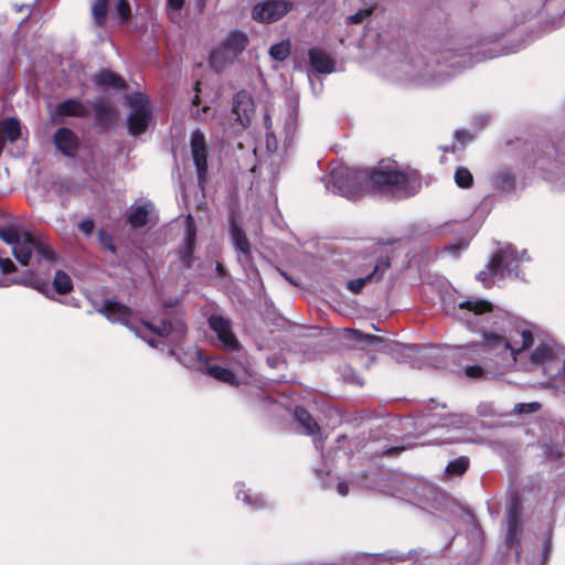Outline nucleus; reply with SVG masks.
Returning a JSON list of instances; mask_svg holds the SVG:
<instances>
[{
	"label": "nucleus",
	"instance_id": "obj_34",
	"mask_svg": "<svg viewBox=\"0 0 565 565\" xmlns=\"http://www.w3.org/2000/svg\"><path fill=\"white\" fill-rule=\"evenodd\" d=\"M109 0H95L92 6V14L96 25L103 26L108 14Z\"/></svg>",
	"mask_w": 565,
	"mask_h": 565
},
{
	"label": "nucleus",
	"instance_id": "obj_37",
	"mask_svg": "<svg viewBox=\"0 0 565 565\" xmlns=\"http://www.w3.org/2000/svg\"><path fill=\"white\" fill-rule=\"evenodd\" d=\"M454 178L459 188H470L473 182L471 172L465 167L457 168Z\"/></svg>",
	"mask_w": 565,
	"mask_h": 565
},
{
	"label": "nucleus",
	"instance_id": "obj_17",
	"mask_svg": "<svg viewBox=\"0 0 565 565\" xmlns=\"http://www.w3.org/2000/svg\"><path fill=\"white\" fill-rule=\"evenodd\" d=\"M253 113L254 103L250 95L245 90L236 93L232 104V114L235 115V121L242 128H245L249 124Z\"/></svg>",
	"mask_w": 565,
	"mask_h": 565
},
{
	"label": "nucleus",
	"instance_id": "obj_15",
	"mask_svg": "<svg viewBox=\"0 0 565 565\" xmlns=\"http://www.w3.org/2000/svg\"><path fill=\"white\" fill-rule=\"evenodd\" d=\"M196 242V227L191 214L185 217L184 236L179 247V257L185 268H191L195 262L194 250Z\"/></svg>",
	"mask_w": 565,
	"mask_h": 565
},
{
	"label": "nucleus",
	"instance_id": "obj_27",
	"mask_svg": "<svg viewBox=\"0 0 565 565\" xmlns=\"http://www.w3.org/2000/svg\"><path fill=\"white\" fill-rule=\"evenodd\" d=\"M201 373L207 374V375L212 376L213 379H215L220 382L226 383V384H231L234 386L238 385V381H237L235 374L230 369L223 367L220 365H211L209 363V360L206 361Z\"/></svg>",
	"mask_w": 565,
	"mask_h": 565
},
{
	"label": "nucleus",
	"instance_id": "obj_28",
	"mask_svg": "<svg viewBox=\"0 0 565 565\" xmlns=\"http://www.w3.org/2000/svg\"><path fill=\"white\" fill-rule=\"evenodd\" d=\"M13 282L31 287L44 295L49 292V284L32 269L26 271L22 277L14 279Z\"/></svg>",
	"mask_w": 565,
	"mask_h": 565
},
{
	"label": "nucleus",
	"instance_id": "obj_47",
	"mask_svg": "<svg viewBox=\"0 0 565 565\" xmlns=\"http://www.w3.org/2000/svg\"><path fill=\"white\" fill-rule=\"evenodd\" d=\"M371 14L370 10H359L354 14H351L347 18L348 24H358L361 23L366 17Z\"/></svg>",
	"mask_w": 565,
	"mask_h": 565
},
{
	"label": "nucleus",
	"instance_id": "obj_46",
	"mask_svg": "<svg viewBox=\"0 0 565 565\" xmlns=\"http://www.w3.org/2000/svg\"><path fill=\"white\" fill-rule=\"evenodd\" d=\"M466 376L469 379H483L486 371L480 365H467L463 367Z\"/></svg>",
	"mask_w": 565,
	"mask_h": 565
},
{
	"label": "nucleus",
	"instance_id": "obj_8",
	"mask_svg": "<svg viewBox=\"0 0 565 565\" xmlns=\"http://www.w3.org/2000/svg\"><path fill=\"white\" fill-rule=\"evenodd\" d=\"M525 260H529L525 250L519 252L512 245H507L497 250L476 278L487 288L494 285L499 279L519 278V268Z\"/></svg>",
	"mask_w": 565,
	"mask_h": 565
},
{
	"label": "nucleus",
	"instance_id": "obj_3",
	"mask_svg": "<svg viewBox=\"0 0 565 565\" xmlns=\"http://www.w3.org/2000/svg\"><path fill=\"white\" fill-rule=\"evenodd\" d=\"M96 311L103 315L109 322L127 327L152 348H158L159 343H161V341L152 337L153 334L169 339V354L190 370L201 372L209 359L195 345L188 348L181 345L188 331L185 323L181 319H162L159 326L148 321L136 324L132 310L113 299L104 300L100 307L96 308Z\"/></svg>",
	"mask_w": 565,
	"mask_h": 565
},
{
	"label": "nucleus",
	"instance_id": "obj_12",
	"mask_svg": "<svg viewBox=\"0 0 565 565\" xmlns=\"http://www.w3.org/2000/svg\"><path fill=\"white\" fill-rule=\"evenodd\" d=\"M292 9L289 0H266L256 3L252 9L253 20L259 23H274Z\"/></svg>",
	"mask_w": 565,
	"mask_h": 565
},
{
	"label": "nucleus",
	"instance_id": "obj_60",
	"mask_svg": "<svg viewBox=\"0 0 565 565\" xmlns=\"http://www.w3.org/2000/svg\"><path fill=\"white\" fill-rule=\"evenodd\" d=\"M322 486H323L324 488H327V489H329V488L331 487V486H330L329 483H327V482H323V484H322Z\"/></svg>",
	"mask_w": 565,
	"mask_h": 565
},
{
	"label": "nucleus",
	"instance_id": "obj_26",
	"mask_svg": "<svg viewBox=\"0 0 565 565\" xmlns=\"http://www.w3.org/2000/svg\"><path fill=\"white\" fill-rule=\"evenodd\" d=\"M89 111L94 110L96 121L103 126H109L115 118V110L111 104L105 99L88 102Z\"/></svg>",
	"mask_w": 565,
	"mask_h": 565
},
{
	"label": "nucleus",
	"instance_id": "obj_49",
	"mask_svg": "<svg viewBox=\"0 0 565 565\" xmlns=\"http://www.w3.org/2000/svg\"><path fill=\"white\" fill-rule=\"evenodd\" d=\"M455 138H456V140L465 143V142L471 141L475 138V135L468 130H457L455 132Z\"/></svg>",
	"mask_w": 565,
	"mask_h": 565
},
{
	"label": "nucleus",
	"instance_id": "obj_13",
	"mask_svg": "<svg viewBox=\"0 0 565 565\" xmlns=\"http://www.w3.org/2000/svg\"><path fill=\"white\" fill-rule=\"evenodd\" d=\"M209 327L216 334L220 347L226 351H238L241 344L233 332L232 321L221 315H211L207 319Z\"/></svg>",
	"mask_w": 565,
	"mask_h": 565
},
{
	"label": "nucleus",
	"instance_id": "obj_29",
	"mask_svg": "<svg viewBox=\"0 0 565 565\" xmlns=\"http://www.w3.org/2000/svg\"><path fill=\"white\" fill-rule=\"evenodd\" d=\"M94 82L98 86H107L113 88L125 87V81L119 75L109 70H104L98 73L95 76Z\"/></svg>",
	"mask_w": 565,
	"mask_h": 565
},
{
	"label": "nucleus",
	"instance_id": "obj_6",
	"mask_svg": "<svg viewBox=\"0 0 565 565\" xmlns=\"http://www.w3.org/2000/svg\"><path fill=\"white\" fill-rule=\"evenodd\" d=\"M0 238L12 246L15 259L23 266L41 265L42 262L52 264L56 260V254L52 247L28 232L21 234L13 226H0Z\"/></svg>",
	"mask_w": 565,
	"mask_h": 565
},
{
	"label": "nucleus",
	"instance_id": "obj_16",
	"mask_svg": "<svg viewBox=\"0 0 565 565\" xmlns=\"http://www.w3.org/2000/svg\"><path fill=\"white\" fill-rule=\"evenodd\" d=\"M371 264L373 265L372 271L364 277L349 280L347 282L348 290L353 294H359L367 282L381 280L391 266V260L388 256L380 255L374 258V264L373 262Z\"/></svg>",
	"mask_w": 565,
	"mask_h": 565
},
{
	"label": "nucleus",
	"instance_id": "obj_23",
	"mask_svg": "<svg viewBox=\"0 0 565 565\" xmlns=\"http://www.w3.org/2000/svg\"><path fill=\"white\" fill-rule=\"evenodd\" d=\"M153 204L149 201L136 203L130 206L127 214V222L131 227L138 228L148 223L149 215L153 212Z\"/></svg>",
	"mask_w": 565,
	"mask_h": 565
},
{
	"label": "nucleus",
	"instance_id": "obj_18",
	"mask_svg": "<svg viewBox=\"0 0 565 565\" xmlns=\"http://www.w3.org/2000/svg\"><path fill=\"white\" fill-rule=\"evenodd\" d=\"M231 241L234 245L235 250L238 254V262L243 266L250 265L252 250L249 242L243 228H241L235 221H232L231 223Z\"/></svg>",
	"mask_w": 565,
	"mask_h": 565
},
{
	"label": "nucleus",
	"instance_id": "obj_25",
	"mask_svg": "<svg viewBox=\"0 0 565 565\" xmlns=\"http://www.w3.org/2000/svg\"><path fill=\"white\" fill-rule=\"evenodd\" d=\"M54 143L62 153L71 157L76 150L77 139L71 129L60 128L54 134Z\"/></svg>",
	"mask_w": 565,
	"mask_h": 565
},
{
	"label": "nucleus",
	"instance_id": "obj_33",
	"mask_svg": "<svg viewBox=\"0 0 565 565\" xmlns=\"http://www.w3.org/2000/svg\"><path fill=\"white\" fill-rule=\"evenodd\" d=\"M515 182V175L512 173V171L504 169L499 171L493 177V183L497 189L502 191H509L512 190Z\"/></svg>",
	"mask_w": 565,
	"mask_h": 565
},
{
	"label": "nucleus",
	"instance_id": "obj_40",
	"mask_svg": "<svg viewBox=\"0 0 565 565\" xmlns=\"http://www.w3.org/2000/svg\"><path fill=\"white\" fill-rule=\"evenodd\" d=\"M265 127L266 131V147L269 151H275L277 149V139L271 129V119L268 115L265 116Z\"/></svg>",
	"mask_w": 565,
	"mask_h": 565
},
{
	"label": "nucleus",
	"instance_id": "obj_42",
	"mask_svg": "<svg viewBox=\"0 0 565 565\" xmlns=\"http://www.w3.org/2000/svg\"><path fill=\"white\" fill-rule=\"evenodd\" d=\"M98 241L104 248H106L107 250H109L113 254L116 253V246L113 242V236L109 233H107L104 230H99L98 231Z\"/></svg>",
	"mask_w": 565,
	"mask_h": 565
},
{
	"label": "nucleus",
	"instance_id": "obj_5",
	"mask_svg": "<svg viewBox=\"0 0 565 565\" xmlns=\"http://www.w3.org/2000/svg\"><path fill=\"white\" fill-rule=\"evenodd\" d=\"M385 353L402 363H411L414 367H420L418 360H427V363L435 367L446 366V360L466 356L470 347L450 345H419L391 342L385 345Z\"/></svg>",
	"mask_w": 565,
	"mask_h": 565
},
{
	"label": "nucleus",
	"instance_id": "obj_59",
	"mask_svg": "<svg viewBox=\"0 0 565 565\" xmlns=\"http://www.w3.org/2000/svg\"><path fill=\"white\" fill-rule=\"evenodd\" d=\"M284 276L286 277V279H288V280L291 282V285H296V282H295V281H292L289 277H287V275H286V274H284Z\"/></svg>",
	"mask_w": 565,
	"mask_h": 565
},
{
	"label": "nucleus",
	"instance_id": "obj_50",
	"mask_svg": "<svg viewBox=\"0 0 565 565\" xmlns=\"http://www.w3.org/2000/svg\"><path fill=\"white\" fill-rule=\"evenodd\" d=\"M337 492L341 497H345L349 493V486L344 481H340L337 483Z\"/></svg>",
	"mask_w": 565,
	"mask_h": 565
},
{
	"label": "nucleus",
	"instance_id": "obj_41",
	"mask_svg": "<svg viewBox=\"0 0 565 565\" xmlns=\"http://www.w3.org/2000/svg\"><path fill=\"white\" fill-rule=\"evenodd\" d=\"M184 2L185 0H167V12L172 21L180 15Z\"/></svg>",
	"mask_w": 565,
	"mask_h": 565
},
{
	"label": "nucleus",
	"instance_id": "obj_14",
	"mask_svg": "<svg viewBox=\"0 0 565 565\" xmlns=\"http://www.w3.org/2000/svg\"><path fill=\"white\" fill-rule=\"evenodd\" d=\"M191 153L196 169L198 182L202 185L206 181L207 173V149L203 131L196 129L191 135Z\"/></svg>",
	"mask_w": 565,
	"mask_h": 565
},
{
	"label": "nucleus",
	"instance_id": "obj_43",
	"mask_svg": "<svg viewBox=\"0 0 565 565\" xmlns=\"http://www.w3.org/2000/svg\"><path fill=\"white\" fill-rule=\"evenodd\" d=\"M541 405L537 402L532 403H519L514 406V413L516 414H531L540 409Z\"/></svg>",
	"mask_w": 565,
	"mask_h": 565
},
{
	"label": "nucleus",
	"instance_id": "obj_54",
	"mask_svg": "<svg viewBox=\"0 0 565 565\" xmlns=\"http://www.w3.org/2000/svg\"><path fill=\"white\" fill-rule=\"evenodd\" d=\"M550 551V540H547L544 544V554L546 555Z\"/></svg>",
	"mask_w": 565,
	"mask_h": 565
},
{
	"label": "nucleus",
	"instance_id": "obj_7",
	"mask_svg": "<svg viewBox=\"0 0 565 565\" xmlns=\"http://www.w3.org/2000/svg\"><path fill=\"white\" fill-rule=\"evenodd\" d=\"M445 405L435 406L431 412L419 416L415 426L423 431L427 429H446V435H438L429 443L454 444L467 440L461 430L470 425L471 418L463 414H450L445 412Z\"/></svg>",
	"mask_w": 565,
	"mask_h": 565
},
{
	"label": "nucleus",
	"instance_id": "obj_36",
	"mask_svg": "<svg viewBox=\"0 0 565 565\" xmlns=\"http://www.w3.org/2000/svg\"><path fill=\"white\" fill-rule=\"evenodd\" d=\"M290 54V42L281 41L269 47V55L273 60L282 62Z\"/></svg>",
	"mask_w": 565,
	"mask_h": 565
},
{
	"label": "nucleus",
	"instance_id": "obj_32",
	"mask_svg": "<svg viewBox=\"0 0 565 565\" xmlns=\"http://www.w3.org/2000/svg\"><path fill=\"white\" fill-rule=\"evenodd\" d=\"M53 287L58 295H66L73 290V280L63 270H56L53 277Z\"/></svg>",
	"mask_w": 565,
	"mask_h": 565
},
{
	"label": "nucleus",
	"instance_id": "obj_35",
	"mask_svg": "<svg viewBox=\"0 0 565 565\" xmlns=\"http://www.w3.org/2000/svg\"><path fill=\"white\" fill-rule=\"evenodd\" d=\"M297 107L296 105H289L286 110L285 120H284V131L286 135V139L291 138L296 128H297Z\"/></svg>",
	"mask_w": 565,
	"mask_h": 565
},
{
	"label": "nucleus",
	"instance_id": "obj_45",
	"mask_svg": "<svg viewBox=\"0 0 565 565\" xmlns=\"http://www.w3.org/2000/svg\"><path fill=\"white\" fill-rule=\"evenodd\" d=\"M15 266L10 258L0 257V286L3 284V276L12 273Z\"/></svg>",
	"mask_w": 565,
	"mask_h": 565
},
{
	"label": "nucleus",
	"instance_id": "obj_9",
	"mask_svg": "<svg viewBox=\"0 0 565 565\" xmlns=\"http://www.w3.org/2000/svg\"><path fill=\"white\" fill-rule=\"evenodd\" d=\"M247 44L248 36L246 33L237 30L231 31L223 39L221 45L211 52V66L218 73L223 72L246 49Z\"/></svg>",
	"mask_w": 565,
	"mask_h": 565
},
{
	"label": "nucleus",
	"instance_id": "obj_44",
	"mask_svg": "<svg viewBox=\"0 0 565 565\" xmlns=\"http://www.w3.org/2000/svg\"><path fill=\"white\" fill-rule=\"evenodd\" d=\"M115 10L122 21H126L130 18V6L127 0H117Z\"/></svg>",
	"mask_w": 565,
	"mask_h": 565
},
{
	"label": "nucleus",
	"instance_id": "obj_31",
	"mask_svg": "<svg viewBox=\"0 0 565 565\" xmlns=\"http://www.w3.org/2000/svg\"><path fill=\"white\" fill-rule=\"evenodd\" d=\"M347 332L350 337L349 339L353 343L359 344L363 348L371 347V345H377L383 342L382 338H380L377 335H373V334L362 333L361 331H359L356 329H348Z\"/></svg>",
	"mask_w": 565,
	"mask_h": 565
},
{
	"label": "nucleus",
	"instance_id": "obj_53",
	"mask_svg": "<svg viewBox=\"0 0 565 565\" xmlns=\"http://www.w3.org/2000/svg\"><path fill=\"white\" fill-rule=\"evenodd\" d=\"M315 471L320 479L323 478V475H330V471H324L322 469H316Z\"/></svg>",
	"mask_w": 565,
	"mask_h": 565
},
{
	"label": "nucleus",
	"instance_id": "obj_39",
	"mask_svg": "<svg viewBox=\"0 0 565 565\" xmlns=\"http://www.w3.org/2000/svg\"><path fill=\"white\" fill-rule=\"evenodd\" d=\"M469 245V238H458L445 246L444 250L452 257H458Z\"/></svg>",
	"mask_w": 565,
	"mask_h": 565
},
{
	"label": "nucleus",
	"instance_id": "obj_19",
	"mask_svg": "<svg viewBox=\"0 0 565 565\" xmlns=\"http://www.w3.org/2000/svg\"><path fill=\"white\" fill-rule=\"evenodd\" d=\"M234 488L236 499L242 501L249 510L257 511L268 508V502L262 493L246 488L242 482H237Z\"/></svg>",
	"mask_w": 565,
	"mask_h": 565
},
{
	"label": "nucleus",
	"instance_id": "obj_2",
	"mask_svg": "<svg viewBox=\"0 0 565 565\" xmlns=\"http://www.w3.org/2000/svg\"><path fill=\"white\" fill-rule=\"evenodd\" d=\"M420 186L422 179L417 171L398 170L395 164L363 169L340 166L331 170L326 183L328 191L353 201L370 193L407 198Z\"/></svg>",
	"mask_w": 565,
	"mask_h": 565
},
{
	"label": "nucleus",
	"instance_id": "obj_21",
	"mask_svg": "<svg viewBox=\"0 0 565 565\" xmlns=\"http://www.w3.org/2000/svg\"><path fill=\"white\" fill-rule=\"evenodd\" d=\"M521 504L515 499L509 503L507 510V535L505 543L508 546H512L518 542L519 524H520Z\"/></svg>",
	"mask_w": 565,
	"mask_h": 565
},
{
	"label": "nucleus",
	"instance_id": "obj_22",
	"mask_svg": "<svg viewBox=\"0 0 565 565\" xmlns=\"http://www.w3.org/2000/svg\"><path fill=\"white\" fill-rule=\"evenodd\" d=\"M55 115L58 117H78L85 118L89 115L88 103L84 104L79 99H66L56 105Z\"/></svg>",
	"mask_w": 565,
	"mask_h": 565
},
{
	"label": "nucleus",
	"instance_id": "obj_1",
	"mask_svg": "<svg viewBox=\"0 0 565 565\" xmlns=\"http://www.w3.org/2000/svg\"><path fill=\"white\" fill-rule=\"evenodd\" d=\"M443 310L480 335L479 347L488 366L504 372L518 363L529 370L546 369L561 360L563 350L553 339H541L539 327L512 317L489 300L478 297H443Z\"/></svg>",
	"mask_w": 565,
	"mask_h": 565
},
{
	"label": "nucleus",
	"instance_id": "obj_56",
	"mask_svg": "<svg viewBox=\"0 0 565 565\" xmlns=\"http://www.w3.org/2000/svg\"><path fill=\"white\" fill-rule=\"evenodd\" d=\"M192 104H193L194 106H198V104H199V96H195V97L193 98Z\"/></svg>",
	"mask_w": 565,
	"mask_h": 565
},
{
	"label": "nucleus",
	"instance_id": "obj_20",
	"mask_svg": "<svg viewBox=\"0 0 565 565\" xmlns=\"http://www.w3.org/2000/svg\"><path fill=\"white\" fill-rule=\"evenodd\" d=\"M296 422L302 427V433L313 438L315 448L320 450L322 441L318 438L319 426L312 416L303 407L297 406L294 412Z\"/></svg>",
	"mask_w": 565,
	"mask_h": 565
},
{
	"label": "nucleus",
	"instance_id": "obj_52",
	"mask_svg": "<svg viewBox=\"0 0 565 565\" xmlns=\"http://www.w3.org/2000/svg\"><path fill=\"white\" fill-rule=\"evenodd\" d=\"M177 303H178V299L177 298L175 299L174 298H169V299L164 300L163 306L166 308H173Z\"/></svg>",
	"mask_w": 565,
	"mask_h": 565
},
{
	"label": "nucleus",
	"instance_id": "obj_11",
	"mask_svg": "<svg viewBox=\"0 0 565 565\" xmlns=\"http://www.w3.org/2000/svg\"><path fill=\"white\" fill-rule=\"evenodd\" d=\"M127 103L131 109L128 116V131L137 137L147 130L151 120L149 99L146 95L136 93L127 97Z\"/></svg>",
	"mask_w": 565,
	"mask_h": 565
},
{
	"label": "nucleus",
	"instance_id": "obj_30",
	"mask_svg": "<svg viewBox=\"0 0 565 565\" xmlns=\"http://www.w3.org/2000/svg\"><path fill=\"white\" fill-rule=\"evenodd\" d=\"M0 131L10 142H15L21 137L20 121L14 117L6 118L0 122Z\"/></svg>",
	"mask_w": 565,
	"mask_h": 565
},
{
	"label": "nucleus",
	"instance_id": "obj_24",
	"mask_svg": "<svg viewBox=\"0 0 565 565\" xmlns=\"http://www.w3.org/2000/svg\"><path fill=\"white\" fill-rule=\"evenodd\" d=\"M309 62L313 71L320 74H330L334 70V62L328 53L318 47L308 52Z\"/></svg>",
	"mask_w": 565,
	"mask_h": 565
},
{
	"label": "nucleus",
	"instance_id": "obj_10",
	"mask_svg": "<svg viewBox=\"0 0 565 565\" xmlns=\"http://www.w3.org/2000/svg\"><path fill=\"white\" fill-rule=\"evenodd\" d=\"M535 168L552 183H565V138L535 160Z\"/></svg>",
	"mask_w": 565,
	"mask_h": 565
},
{
	"label": "nucleus",
	"instance_id": "obj_55",
	"mask_svg": "<svg viewBox=\"0 0 565 565\" xmlns=\"http://www.w3.org/2000/svg\"><path fill=\"white\" fill-rule=\"evenodd\" d=\"M216 271L222 275V271H223V267L220 263L216 264Z\"/></svg>",
	"mask_w": 565,
	"mask_h": 565
},
{
	"label": "nucleus",
	"instance_id": "obj_58",
	"mask_svg": "<svg viewBox=\"0 0 565 565\" xmlns=\"http://www.w3.org/2000/svg\"><path fill=\"white\" fill-rule=\"evenodd\" d=\"M392 494L397 497V495H403V492L399 490H396Z\"/></svg>",
	"mask_w": 565,
	"mask_h": 565
},
{
	"label": "nucleus",
	"instance_id": "obj_4",
	"mask_svg": "<svg viewBox=\"0 0 565 565\" xmlns=\"http://www.w3.org/2000/svg\"><path fill=\"white\" fill-rule=\"evenodd\" d=\"M497 54L493 52L481 54L480 50L477 47L445 51L437 60L439 67L437 71H434L429 64H426L425 67L418 68L416 72H409L408 78L437 85L443 83L445 78L471 67L476 62L493 58Z\"/></svg>",
	"mask_w": 565,
	"mask_h": 565
},
{
	"label": "nucleus",
	"instance_id": "obj_61",
	"mask_svg": "<svg viewBox=\"0 0 565 565\" xmlns=\"http://www.w3.org/2000/svg\"><path fill=\"white\" fill-rule=\"evenodd\" d=\"M562 370L565 373V356H564V360H563V367H562Z\"/></svg>",
	"mask_w": 565,
	"mask_h": 565
},
{
	"label": "nucleus",
	"instance_id": "obj_57",
	"mask_svg": "<svg viewBox=\"0 0 565 565\" xmlns=\"http://www.w3.org/2000/svg\"><path fill=\"white\" fill-rule=\"evenodd\" d=\"M191 115H192L193 117H198V116H199V109H196V110L192 109V110H191Z\"/></svg>",
	"mask_w": 565,
	"mask_h": 565
},
{
	"label": "nucleus",
	"instance_id": "obj_38",
	"mask_svg": "<svg viewBox=\"0 0 565 565\" xmlns=\"http://www.w3.org/2000/svg\"><path fill=\"white\" fill-rule=\"evenodd\" d=\"M469 466V460L467 457H460L452 461H450L446 467V472L448 475H462Z\"/></svg>",
	"mask_w": 565,
	"mask_h": 565
},
{
	"label": "nucleus",
	"instance_id": "obj_48",
	"mask_svg": "<svg viewBox=\"0 0 565 565\" xmlns=\"http://www.w3.org/2000/svg\"><path fill=\"white\" fill-rule=\"evenodd\" d=\"M95 224L92 220H84L78 223V228L85 234L90 235L94 231Z\"/></svg>",
	"mask_w": 565,
	"mask_h": 565
},
{
	"label": "nucleus",
	"instance_id": "obj_51",
	"mask_svg": "<svg viewBox=\"0 0 565 565\" xmlns=\"http://www.w3.org/2000/svg\"><path fill=\"white\" fill-rule=\"evenodd\" d=\"M350 372L352 373V376L349 377V375L344 374L345 379L352 383L358 384L359 386H362L363 382L361 381V379L358 375H355L352 370H350Z\"/></svg>",
	"mask_w": 565,
	"mask_h": 565
}]
</instances>
